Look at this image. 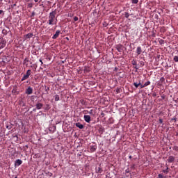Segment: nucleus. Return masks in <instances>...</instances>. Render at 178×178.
<instances>
[{"label": "nucleus", "mask_w": 178, "mask_h": 178, "mask_svg": "<svg viewBox=\"0 0 178 178\" xmlns=\"http://www.w3.org/2000/svg\"><path fill=\"white\" fill-rule=\"evenodd\" d=\"M117 51H118V52H122V45H118L117 46Z\"/></svg>", "instance_id": "obj_16"}, {"label": "nucleus", "mask_w": 178, "mask_h": 178, "mask_svg": "<svg viewBox=\"0 0 178 178\" xmlns=\"http://www.w3.org/2000/svg\"><path fill=\"white\" fill-rule=\"evenodd\" d=\"M67 38V40H69V38Z\"/></svg>", "instance_id": "obj_37"}, {"label": "nucleus", "mask_w": 178, "mask_h": 178, "mask_svg": "<svg viewBox=\"0 0 178 178\" xmlns=\"http://www.w3.org/2000/svg\"><path fill=\"white\" fill-rule=\"evenodd\" d=\"M95 149H97V146L95 145H90L89 146V151L90 152H94V151H95Z\"/></svg>", "instance_id": "obj_4"}, {"label": "nucleus", "mask_w": 178, "mask_h": 178, "mask_svg": "<svg viewBox=\"0 0 178 178\" xmlns=\"http://www.w3.org/2000/svg\"><path fill=\"white\" fill-rule=\"evenodd\" d=\"M35 15V13L34 12L32 13L31 17H34Z\"/></svg>", "instance_id": "obj_29"}, {"label": "nucleus", "mask_w": 178, "mask_h": 178, "mask_svg": "<svg viewBox=\"0 0 178 178\" xmlns=\"http://www.w3.org/2000/svg\"><path fill=\"white\" fill-rule=\"evenodd\" d=\"M173 161H175V157H170L168 159V162H169V163H172Z\"/></svg>", "instance_id": "obj_15"}, {"label": "nucleus", "mask_w": 178, "mask_h": 178, "mask_svg": "<svg viewBox=\"0 0 178 178\" xmlns=\"http://www.w3.org/2000/svg\"><path fill=\"white\" fill-rule=\"evenodd\" d=\"M163 175H161V174H159V178H163Z\"/></svg>", "instance_id": "obj_28"}, {"label": "nucleus", "mask_w": 178, "mask_h": 178, "mask_svg": "<svg viewBox=\"0 0 178 178\" xmlns=\"http://www.w3.org/2000/svg\"><path fill=\"white\" fill-rule=\"evenodd\" d=\"M143 52V50H141V47H138L136 49V53L138 55H141V53Z\"/></svg>", "instance_id": "obj_12"}, {"label": "nucleus", "mask_w": 178, "mask_h": 178, "mask_svg": "<svg viewBox=\"0 0 178 178\" xmlns=\"http://www.w3.org/2000/svg\"><path fill=\"white\" fill-rule=\"evenodd\" d=\"M35 2H38V0H34Z\"/></svg>", "instance_id": "obj_36"}, {"label": "nucleus", "mask_w": 178, "mask_h": 178, "mask_svg": "<svg viewBox=\"0 0 178 178\" xmlns=\"http://www.w3.org/2000/svg\"><path fill=\"white\" fill-rule=\"evenodd\" d=\"M83 119L86 123H90V122H91V117L88 115H85Z\"/></svg>", "instance_id": "obj_3"}, {"label": "nucleus", "mask_w": 178, "mask_h": 178, "mask_svg": "<svg viewBox=\"0 0 178 178\" xmlns=\"http://www.w3.org/2000/svg\"><path fill=\"white\" fill-rule=\"evenodd\" d=\"M129 158L131 159L132 157H129Z\"/></svg>", "instance_id": "obj_38"}, {"label": "nucleus", "mask_w": 178, "mask_h": 178, "mask_svg": "<svg viewBox=\"0 0 178 178\" xmlns=\"http://www.w3.org/2000/svg\"><path fill=\"white\" fill-rule=\"evenodd\" d=\"M2 13H3V10H0V15H2Z\"/></svg>", "instance_id": "obj_31"}, {"label": "nucleus", "mask_w": 178, "mask_h": 178, "mask_svg": "<svg viewBox=\"0 0 178 178\" xmlns=\"http://www.w3.org/2000/svg\"><path fill=\"white\" fill-rule=\"evenodd\" d=\"M23 163V161L20 160V159H17L16 160V161H15V166L16 167H19L20 166V165H22Z\"/></svg>", "instance_id": "obj_5"}, {"label": "nucleus", "mask_w": 178, "mask_h": 178, "mask_svg": "<svg viewBox=\"0 0 178 178\" xmlns=\"http://www.w3.org/2000/svg\"><path fill=\"white\" fill-rule=\"evenodd\" d=\"M132 3H138V0H131Z\"/></svg>", "instance_id": "obj_22"}, {"label": "nucleus", "mask_w": 178, "mask_h": 178, "mask_svg": "<svg viewBox=\"0 0 178 178\" xmlns=\"http://www.w3.org/2000/svg\"><path fill=\"white\" fill-rule=\"evenodd\" d=\"M149 84H151V82L149 81H147V82H145L144 83V86L147 87V86H149Z\"/></svg>", "instance_id": "obj_18"}, {"label": "nucleus", "mask_w": 178, "mask_h": 178, "mask_svg": "<svg viewBox=\"0 0 178 178\" xmlns=\"http://www.w3.org/2000/svg\"><path fill=\"white\" fill-rule=\"evenodd\" d=\"M53 175V174H51V172H49V176L51 177Z\"/></svg>", "instance_id": "obj_33"}, {"label": "nucleus", "mask_w": 178, "mask_h": 178, "mask_svg": "<svg viewBox=\"0 0 178 178\" xmlns=\"http://www.w3.org/2000/svg\"><path fill=\"white\" fill-rule=\"evenodd\" d=\"M39 61L41 63V65L44 64V63L42 62V60L40 59Z\"/></svg>", "instance_id": "obj_30"}, {"label": "nucleus", "mask_w": 178, "mask_h": 178, "mask_svg": "<svg viewBox=\"0 0 178 178\" xmlns=\"http://www.w3.org/2000/svg\"><path fill=\"white\" fill-rule=\"evenodd\" d=\"M160 81H161V82L165 81V78L161 77V78L160 79Z\"/></svg>", "instance_id": "obj_27"}, {"label": "nucleus", "mask_w": 178, "mask_h": 178, "mask_svg": "<svg viewBox=\"0 0 178 178\" xmlns=\"http://www.w3.org/2000/svg\"><path fill=\"white\" fill-rule=\"evenodd\" d=\"M174 60H175V62H178V56H174Z\"/></svg>", "instance_id": "obj_21"}, {"label": "nucleus", "mask_w": 178, "mask_h": 178, "mask_svg": "<svg viewBox=\"0 0 178 178\" xmlns=\"http://www.w3.org/2000/svg\"><path fill=\"white\" fill-rule=\"evenodd\" d=\"M31 74V70H28L26 71V74L24 75V76L22 78V81H24V80H27V79L30 77Z\"/></svg>", "instance_id": "obj_2"}, {"label": "nucleus", "mask_w": 178, "mask_h": 178, "mask_svg": "<svg viewBox=\"0 0 178 178\" xmlns=\"http://www.w3.org/2000/svg\"><path fill=\"white\" fill-rule=\"evenodd\" d=\"M75 126L76 127H79V129H83L84 127V125H83L81 123H76Z\"/></svg>", "instance_id": "obj_14"}, {"label": "nucleus", "mask_w": 178, "mask_h": 178, "mask_svg": "<svg viewBox=\"0 0 178 178\" xmlns=\"http://www.w3.org/2000/svg\"><path fill=\"white\" fill-rule=\"evenodd\" d=\"M134 86L136 87V88H138V87L140 86V82L139 83L134 82Z\"/></svg>", "instance_id": "obj_17"}, {"label": "nucleus", "mask_w": 178, "mask_h": 178, "mask_svg": "<svg viewBox=\"0 0 178 178\" xmlns=\"http://www.w3.org/2000/svg\"><path fill=\"white\" fill-rule=\"evenodd\" d=\"M130 15H129V13H124V17H126V19H129Z\"/></svg>", "instance_id": "obj_19"}, {"label": "nucleus", "mask_w": 178, "mask_h": 178, "mask_svg": "<svg viewBox=\"0 0 178 178\" xmlns=\"http://www.w3.org/2000/svg\"><path fill=\"white\" fill-rule=\"evenodd\" d=\"M164 173H168V170H163Z\"/></svg>", "instance_id": "obj_34"}, {"label": "nucleus", "mask_w": 178, "mask_h": 178, "mask_svg": "<svg viewBox=\"0 0 178 178\" xmlns=\"http://www.w3.org/2000/svg\"><path fill=\"white\" fill-rule=\"evenodd\" d=\"M33 36L34 35L33 33H28L25 35L24 37L25 40H30V38H33Z\"/></svg>", "instance_id": "obj_6"}, {"label": "nucleus", "mask_w": 178, "mask_h": 178, "mask_svg": "<svg viewBox=\"0 0 178 178\" xmlns=\"http://www.w3.org/2000/svg\"><path fill=\"white\" fill-rule=\"evenodd\" d=\"M6 45V42H5V40H2L0 42V49H2V48H5Z\"/></svg>", "instance_id": "obj_9"}, {"label": "nucleus", "mask_w": 178, "mask_h": 178, "mask_svg": "<svg viewBox=\"0 0 178 178\" xmlns=\"http://www.w3.org/2000/svg\"><path fill=\"white\" fill-rule=\"evenodd\" d=\"M44 105L41 103H38L36 104V109H41Z\"/></svg>", "instance_id": "obj_13"}, {"label": "nucleus", "mask_w": 178, "mask_h": 178, "mask_svg": "<svg viewBox=\"0 0 178 178\" xmlns=\"http://www.w3.org/2000/svg\"><path fill=\"white\" fill-rule=\"evenodd\" d=\"M139 87L140 88H144V87H145L144 85H143L140 82V84H139Z\"/></svg>", "instance_id": "obj_23"}, {"label": "nucleus", "mask_w": 178, "mask_h": 178, "mask_svg": "<svg viewBox=\"0 0 178 178\" xmlns=\"http://www.w3.org/2000/svg\"><path fill=\"white\" fill-rule=\"evenodd\" d=\"M159 122H160V123H163V120H162V119H160Z\"/></svg>", "instance_id": "obj_32"}, {"label": "nucleus", "mask_w": 178, "mask_h": 178, "mask_svg": "<svg viewBox=\"0 0 178 178\" xmlns=\"http://www.w3.org/2000/svg\"><path fill=\"white\" fill-rule=\"evenodd\" d=\"M88 113H89V115H91V116H95V110L91 109L88 111Z\"/></svg>", "instance_id": "obj_10"}, {"label": "nucleus", "mask_w": 178, "mask_h": 178, "mask_svg": "<svg viewBox=\"0 0 178 178\" xmlns=\"http://www.w3.org/2000/svg\"><path fill=\"white\" fill-rule=\"evenodd\" d=\"M102 172V168L101 167H96V173L101 174Z\"/></svg>", "instance_id": "obj_11"}, {"label": "nucleus", "mask_w": 178, "mask_h": 178, "mask_svg": "<svg viewBox=\"0 0 178 178\" xmlns=\"http://www.w3.org/2000/svg\"><path fill=\"white\" fill-rule=\"evenodd\" d=\"M60 34V31H59V30H57L56 31V33L53 35V37H52V38H53V40H56V38L57 37H59V35Z\"/></svg>", "instance_id": "obj_7"}, {"label": "nucleus", "mask_w": 178, "mask_h": 178, "mask_svg": "<svg viewBox=\"0 0 178 178\" xmlns=\"http://www.w3.org/2000/svg\"><path fill=\"white\" fill-rule=\"evenodd\" d=\"M74 22H77V20H79V17H74Z\"/></svg>", "instance_id": "obj_26"}, {"label": "nucleus", "mask_w": 178, "mask_h": 178, "mask_svg": "<svg viewBox=\"0 0 178 178\" xmlns=\"http://www.w3.org/2000/svg\"><path fill=\"white\" fill-rule=\"evenodd\" d=\"M26 94L28 95H31V94H33V88L31 87H29L26 90Z\"/></svg>", "instance_id": "obj_8"}, {"label": "nucleus", "mask_w": 178, "mask_h": 178, "mask_svg": "<svg viewBox=\"0 0 178 178\" xmlns=\"http://www.w3.org/2000/svg\"><path fill=\"white\" fill-rule=\"evenodd\" d=\"M6 129H8V130H10V129H12V127L7 125Z\"/></svg>", "instance_id": "obj_25"}, {"label": "nucleus", "mask_w": 178, "mask_h": 178, "mask_svg": "<svg viewBox=\"0 0 178 178\" xmlns=\"http://www.w3.org/2000/svg\"><path fill=\"white\" fill-rule=\"evenodd\" d=\"M56 11H52L49 13V22L48 24L50 26H54L58 23V19L56 18Z\"/></svg>", "instance_id": "obj_1"}, {"label": "nucleus", "mask_w": 178, "mask_h": 178, "mask_svg": "<svg viewBox=\"0 0 178 178\" xmlns=\"http://www.w3.org/2000/svg\"><path fill=\"white\" fill-rule=\"evenodd\" d=\"M0 1H2V0H0Z\"/></svg>", "instance_id": "obj_39"}, {"label": "nucleus", "mask_w": 178, "mask_h": 178, "mask_svg": "<svg viewBox=\"0 0 178 178\" xmlns=\"http://www.w3.org/2000/svg\"><path fill=\"white\" fill-rule=\"evenodd\" d=\"M28 8H33V3H28Z\"/></svg>", "instance_id": "obj_24"}, {"label": "nucleus", "mask_w": 178, "mask_h": 178, "mask_svg": "<svg viewBox=\"0 0 178 178\" xmlns=\"http://www.w3.org/2000/svg\"><path fill=\"white\" fill-rule=\"evenodd\" d=\"M126 173H129V171L127 170H126Z\"/></svg>", "instance_id": "obj_35"}, {"label": "nucleus", "mask_w": 178, "mask_h": 178, "mask_svg": "<svg viewBox=\"0 0 178 178\" xmlns=\"http://www.w3.org/2000/svg\"><path fill=\"white\" fill-rule=\"evenodd\" d=\"M59 99H60L59 95H55V101H59Z\"/></svg>", "instance_id": "obj_20"}]
</instances>
